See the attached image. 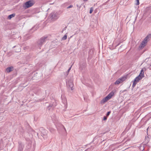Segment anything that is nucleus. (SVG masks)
I'll list each match as a JSON object with an SVG mask.
<instances>
[{
	"label": "nucleus",
	"mask_w": 151,
	"mask_h": 151,
	"mask_svg": "<svg viewBox=\"0 0 151 151\" xmlns=\"http://www.w3.org/2000/svg\"><path fill=\"white\" fill-rule=\"evenodd\" d=\"M93 10V8H91L90 10V11H89L90 13L91 14Z\"/></svg>",
	"instance_id": "ddd939ff"
},
{
	"label": "nucleus",
	"mask_w": 151,
	"mask_h": 151,
	"mask_svg": "<svg viewBox=\"0 0 151 151\" xmlns=\"http://www.w3.org/2000/svg\"><path fill=\"white\" fill-rule=\"evenodd\" d=\"M127 78V76H123L122 77L119 78V79H120V81L121 83L123 82L124 81H125L126 79Z\"/></svg>",
	"instance_id": "0eeeda50"
},
{
	"label": "nucleus",
	"mask_w": 151,
	"mask_h": 151,
	"mask_svg": "<svg viewBox=\"0 0 151 151\" xmlns=\"http://www.w3.org/2000/svg\"><path fill=\"white\" fill-rule=\"evenodd\" d=\"M15 16V14H11L9 15L8 17V19H11L12 18L14 17Z\"/></svg>",
	"instance_id": "1a4fd4ad"
},
{
	"label": "nucleus",
	"mask_w": 151,
	"mask_h": 151,
	"mask_svg": "<svg viewBox=\"0 0 151 151\" xmlns=\"http://www.w3.org/2000/svg\"><path fill=\"white\" fill-rule=\"evenodd\" d=\"M84 1H87V0H83Z\"/></svg>",
	"instance_id": "6ab92c4d"
},
{
	"label": "nucleus",
	"mask_w": 151,
	"mask_h": 151,
	"mask_svg": "<svg viewBox=\"0 0 151 151\" xmlns=\"http://www.w3.org/2000/svg\"><path fill=\"white\" fill-rule=\"evenodd\" d=\"M35 2L33 0H29L26 2L23 6V7L25 9H27L32 6Z\"/></svg>",
	"instance_id": "7ed1b4c3"
},
{
	"label": "nucleus",
	"mask_w": 151,
	"mask_h": 151,
	"mask_svg": "<svg viewBox=\"0 0 151 151\" xmlns=\"http://www.w3.org/2000/svg\"><path fill=\"white\" fill-rule=\"evenodd\" d=\"M144 69H145V68H142V70L141 71V72L139 74V76H141L142 77H144Z\"/></svg>",
	"instance_id": "423d86ee"
},
{
	"label": "nucleus",
	"mask_w": 151,
	"mask_h": 151,
	"mask_svg": "<svg viewBox=\"0 0 151 151\" xmlns=\"http://www.w3.org/2000/svg\"><path fill=\"white\" fill-rule=\"evenodd\" d=\"M110 112H111L110 111L108 112L107 114V116H109V115L110 114Z\"/></svg>",
	"instance_id": "dca6fc26"
},
{
	"label": "nucleus",
	"mask_w": 151,
	"mask_h": 151,
	"mask_svg": "<svg viewBox=\"0 0 151 151\" xmlns=\"http://www.w3.org/2000/svg\"><path fill=\"white\" fill-rule=\"evenodd\" d=\"M13 69V67H9L8 68L6 69V71L7 72L9 73L11 71H12Z\"/></svg>",
	"instance_id": "6e6552de"
},
{
	"label": "nucleus",
	"mask_w": 151,
	"mask_h": 151,
	"mask_svg": "<svg viewBox=\"0 0 151 151\" xmlns=\"http://www.w3.org/2000/svg\"><path fill=\"white\" fill-rule=\"evenodd\" d=\"M114 92L113 91L110 92L108 96L103 99L101 101V103H104L108 100L110 99L114 95Z\"/></svg>",
	"instance_id": "f03ea898"
},
{
	"label": "nucleus",
	"mask_w": 151,
	"mask_h": 151,
	"mask_svg": "<svg viewBox=\"0 0 151 151\" xmlns=\"http://www.w3.org/2000/svg\"><path fill=\"white\" fill-rule=\"evenodd\" d=\"M67 36L65 35L62 37V40H65L67 39Z\"/></svg>",
	"instance_id": "9b49d317"
},
{
	"label": "nucleus",
	"mask_w": 151,
	"mask_h": 151,
	"mask_svg": "<svg viewBox=\"0 0 151 151\" xmlns=\"http://www.w3.org/2000/svg\"><path fill=\"white\" fill-rule=\"evenodd\" d=\"M104 120H106V117H104Z\"/></svg>",
	"instance_id": "f3484780"
},
{
	"label": "nucleus",
	"mask_w": 151,
	"mask_h": 151,
	"mask_svg": "<svg viewBox=\"0 0 151 151\" xmlns=\"http://www.w3.org/2000/svg\"><path fill=\"white\" fill-rule=\"evenodd\" d=\"M114 92L113 91L110 92L108 96L103 99L101 101V103H104L108 100L110 99L114 95Z\"/></svg>",
	"instance_id": "f257e3e1"
},
{
	"label": "nucleus",
	"mask_w": 151,
	"mask_h": 151,
	"mask_svg": "<svg viewBox=\"0 0 151 151\" xmlns=\"http://www.w3.org/2000/svg\"><path fill=\"white\" fill-rule=\"evenodd\" d=\"M137 83V82H136L134 81L133 83V85H132V87H134L135 86Z\"/></svg>",
	"instance_id": "f8f14e48"
},
{
	"label": "nucleus",
	"mask_w": 151,
	"mask_h": 151,
	"mask_svg": "<svg viewBox=\"0 0 151 151\" xmlns=\"http://www.w3.org/2000/svg\"><path fill=\"white\" fill-rule=\"evenodd\" d=\"M73 5H71L70 6H68L67 7V8H68V9L70 8H71V7H73Z\"/></svg>",
	"instance_id": "2eb2a0df"
},
{
	"label": "nucleus",
	"mask_w": 151,
	"mask_h": 151,
	"mask_svg": "<svg viewBox=\"0 0 151 151\" xmlns=\"http://www.w3.org/2000/svg\"><path fill=\"white\" fill-rule=\"evenodd\" d=\"M120 80V79H117L115 82V85H117L119 84V83H122Z\"/></svg>",
	"instance_id": "9d476101"
},
{
	"label": "nucleus",
	"mask_w": 151,
	"mask_h": 151,
	"mask_svg": "<svg viewBox=\"0 0 151 151\" xmlns=\"http://www.w3.org/2000/svg\"><path fill=\"white\" fill-rule=\"evenodd\" d=\"M136 1L137 2V4H136V5H138L139 4V0H136Z\"/></svg>",
	"instance_id": "4468645a"
},
{
	"label": "nucleus",
	"mask_w": 151,
	"mask_h": 151,
	"mask_svg": "<svg viewBox=\"0 0 151 151\" xmlns=\"http://www.w3.org/2000/svg\"><path fill=\"white\" fill-rule=\"evenodd\" d=\"M71 67H70L69 68V69H68V70H70V69H71Z\"/></svg>",
	"instance_id": "a211bd4d"
},
{
	"label": "nucleus",
	"mask_w": 151,
	"mask_h": 151,
	"mask_svg": "<svg viewBox=\"0 0 151 151\" xmlns=\"http://www.w3.org/2000/svg\"><path fill=\"white\" fill-rule=\"evenodd\" d=\"M142 78H143V77H142L140 76L139 75L135 78L134 81L137 83Z\"/></svg>",
	"instance_id": "39448f33"
},
{
	"label": "nucleus",
	"mask_w": 151,
	"mask_h": 151,
	"mask_svg": "<svg viewBox=\"0 0 151 151\" xmlns=\"http://www.w3.org/2000/svg\"><path fill=\"white\" fill-rule=\"evenodd\" d=\"M150 36L151 35H148L145 38L140 46V48H143L145 46L146 43L147 42L148 39L149 37H150Z\"/></svg>",
	"instance_id": "20e7f679"
}]
</instances>
